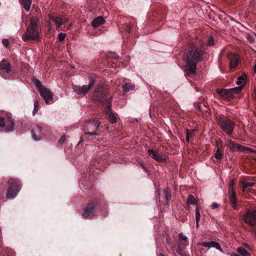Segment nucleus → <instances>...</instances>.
I'll return each mask as SVG.
<instances>
[{
  "instance_id": "1",
  "label": "nucleus",
  "mask_w": 256,
  "mask_h": 256,
  "mask_svg": "<svg viewBox=\"0 0 256 256\" xmlns=\"http://www.w3.org/2000/svg\"><path fill=\"white\" fill-rule=\"evenodd\" d=\"M204 54L202 47H198L194 44H190L188 51L184 55V60L186 64V70L188 74L196 72V64L202 60Z\"/></svg>"
},
{
  "instance_id": "2",
  "label": "nucleus",
  "mask_w": 256,
  "mask_h": 256,
  "mask_svg": "<svg viewBox=\"0 0 256 256\" xmlns=\"http://www.w3.org/2000/svg\"><path fill=\"white\" fill-rule=\"evenodd\" d=\"M39 8L35 9L30 17V23L26 30L22 34V38L24 42L37 40L40 38V29L38 24L40 22V14Z\"/></svg>"
},
{
  "instance_id": "3",
  "label": "nucleus",
  "mask_w": 256,
  "mask_h": 256,
  "mask_svg": "<svg viewBox=\"0 0 256 256\" xmlns=\"http://www.w3.org/2000/svg\"><path fill=\"white\" fill-rule=\"evenodd\" d=\"M105 202L100 198H96L91 200L88 204L84 208L82 216L86 219L92 218L101 210L105 205Z\"/></svg>"
},
{
  "instance_id": "4",
  "label": "nucleus",
  "mask_w": 256,
  "mask_h": 256,
  "mask_svg": "<svg viewBox=\"0 0 256 256\" xmlns=\"http://www.w3.org/2000/svg\"><path fill=\"white\" fill-rule=\"evenodd\" d=\"M102 88L100 87L97 88L94 92L93 96L96 98L97 100L102 102L103 113L109 122L112 123V97L104 100V96L102 92Z\"/></svg>"
},
{
  "instance_id": "5",
  "label": "nucleus",
  "mask_w": 256,
  "mask_h": 256,
  "mask_svg": "<svg viewBox=\"0 0 256 256\" xmlns=\"http://www.w3.org/2000/svg\"><path fill=\"white\" fill-rule=\"evenodd\" d=\"M8 184L6 196L8 198H14L21 188L20 180L17 178H12L8 180Z\"/></svg>"
},
{
  "instance_id": "6",
  "label": "nucleus",
  "mask_w": 256,
  "mask_h": 256,
  "mask_svg": "<svg viewBox=\"0 0 256 256\" xmlns=\"http://www.w3.org/2000/svg\"><path fill=\"white\" fill-rule=\"evenodd\" d=\"M216 119L218 124L220 125L222 130L228 134L231 135L235 126L234 122L222 116L218 117Z\"/></svg>"
},
{
  "instance_id": "7",
  "label": "nucleus",
  "mask_w": 256,
  "mask_h": 256,
  "mask_svg": "<svg viewBox=\"0 0 256 256\" xmlns=\"http://www.w3.org/2000/svg\"><path fill=\"white\" fill-rule=\"evenodd\" d=\"M244 222L251 226L256 225V211L254 210H248L244 216Z\"/></svg>"
},
{
  "instance_id": "8",
  "label": "nucleus",
  "mask_w": 256,
  "mask_h": 256,
  "mask_svg": "<svg viewBox=\"0 0 256 256\" xmlns=\"http://www.w3.org/2000/svg\"><path fill=\"white\" fill-rule=\"evenodd\" d=\"M50 20L54 22L57 28H60L62 25L65 24L69 21V19L64 18L62 16H55L49 14L48 16Z\"/></svg>"
},
{
  "instance_id": "9",
  "label": "nucleus",
  "mask_w": 256,
  "mask_h": 256,
  "mask_svg": "<svg viewBox=\"0 0 256 256\" xmlns=\"http://www.w3.org/2000/svg\"><path fill=\"white\" fill-rule=\"evenodd\" d=\"M40 92V95L42 97L46 104H49L50 102L53 100V94L50 90L44 87Z\"/></svg>"
},
{
  "instance_id": "10",
  "label": "nucleus",
  "mask_w": 256,
  "mask_h": 256,
  "mask_svg": "<svg viewBox=\"0 0 256 256\" xmlns=\"http://www.w3.org/2000/svg\"><path fill=\"white\" fill-rule=\"evenodd\" d=\"M100 122L98 120H91L88 124V127L89 128V130H92V132H86V134L92 135H96L97 132L96 130L98 129Z\"/></svg>"
},
{
  "instance_id": "11",
  "label": "nucleus",
  "mask_w": 256,
  "mask_h": 256,
  "mask_svg": "<svg viewBox=\"0 0 256 256\" xmlns=\"http://www.w3.org/2000/svg\"><path fill=\"white\" fill-rule=\"evenodd\" d=\"M12 71V66L10 62L3 59L0 62V74L2 76V72L10 74Z\"/></svg>"
},
{
  "instance_id": "12",
  "label": "nucleus",
  "mask_w": 256,
  "mask_h": 256,
  "mask_svg": "<svg viewBox=\"0 0 256 256\" xmlns=\"http://www.w3.org/2000/svg\"><path fill=\"white\" fill-rule=\"evenodd\" d=\"M148 152L149 156L158 162H164L167 160L166 156L160 155L158 152H155L152 150L148 149Z\"/></svg>"
},
{
  "instance_id": "13",
  "label": "nucleus",
  "mask_w": 256,
  "mask_h": 256,
  "mask_svg": "<svg viewBox=\"0 0 256 256\" xmlns=\"http://www.w3.org/2000/svg\"><path fill=\"white\" fill-rule=\"evenodd\" d=\"M216 92L224 100H230V99L233 98L229 89H217Z\"/></svg>"
},
{
  "instance_id": "14",
  "label": "nucleus",
  "mask_w": 256,
  "mask_h": 256,
  "mask_svg": "<svg viewBox=\"0 0 256 256\" xmlns=\"http://www.w3.org/2000/svg\"><path fill=\"white\" fill-rule=\"evenodd\" d=\"M228 58L230 60V69H234L238 66L239 60L236 54H229Z\"/></svg>"
},
{
  "instance_id": "15",
  "label": "nucleus",
  "mask_w": 256,
  "mask_h": 256,
  "mask_svg": "<svg viewBox=\"0 0 256 256\" xmlns=\"http://www.w3.org/2000/svg\"><path fill=\"white\" fill-rule=\"evenodd\" d=\"M228 147L232 152H244L246 148L245 147L240 144L234 143L232 141H230L228 144Z\"/></svg>"
},
{
  "instance_id": "16",
  "label": "nucleus",
  "mask_w": 256,
  "mask_h": 256,
  "mask_svg": "<svg viewBox=\"0 0 256 256\" xmlns=\"http://www.w3.org/2000/svg\"><path fill=\"white\" fill-rule=\"evenodd\" d=\"M162 196V202L164 205L168 204L172 197L171 192L169 188H166L164 190Z\"/></svg>"
},
{
  "instance_id": "17",
  "label": "nucleus",
  "mask_w": 256,
  "mask_h": 256,
  "mask_svg": "<svg viewBox=\"0 0 256 256\" xmlns=\"http://www.w3.org/2000/svg\"><path fill=\"white\" fill-rule=\"evenodd\" d=\"M72 89L78 94L82 96L86 95L89 90L87 88V85H84L83 86H79L73 84Z\"/></svg>"
},
{
  "instance_id": "18",
  "label": "nucleus",
  "mask_w": 256,
  "mask_h": 256,
  "mask_svg": "<svg viewBox=\"0 0 256 256\" xmlns=\"http://www.w3.org/2000/svg\"><path fill=\"white\" fill-rule=\"evenodd\" d=\"M36 132H37L40 134H43V128L41 126L36 124L35 129L32 130H31V133L33 139L35 140H40L41 138V136L40 134L36 135Z\"/></svg>"
},
{
  "instance_id": "19",
  "label": "nucleus",
  "mask_w": 256,
  "mask_h": 256,
  "mask_svg": "<svg viewBox=\"0 0 256 256\" xmlns=\"http://www.w3.org/2000/svg\"><path fill=\"white\" fill-rule=\"evenodd\" d=\"M6 126L5 130L6 132H13L14 130V120L11 117L8 116L6 118Z\"/></svg>"
},
{
  "instance_id": "20",
  "label": "nucleus",
  "mask_w": 256,
  "mask_h": 256,
  "mask_svg": "<svg viewBox=\"0 0 256 256\" xmlns=\"http://www.w3.org/2000/svg\"><path fill=\"white\" fill-rule=\"evenodd\" d=\"M104 20L102 16H98L92 20V26L94 28H98L100 24H104Z\"/></svg>"
},
{
  "instance_id": "21",
  "label": "nucleus",
  "mask_w": 256,
  "mask_h": 256,
  "mask_svg": "<svg viewBox=\"0 0 256 256\" xmlns=\"http://www.w3.org/2000/svg\"><path fill=\"white\" fill-rule=\"evenodd\" d=\"M230 200L231 204V206L234 210H237L236 206V196L235 192H232V194H230Z\"/></svg>"
},
{
  "instance_id": "22",
  "label": "nucleus",
  "mask_w": 256,
  "mask_h": 256,
  "mask_svg": "<svg viewBox=\"0 0 256 256\" xmlns=\"http://www.w3.org/2000/svg\"><path fill=\"white\" fill-rule=\"evenodd\" d=\"M32 0H20L21 4L26 10L28 12L31 6Z\"/></svg>"
},
{
  "instance_id": "23",
  "label": "nucleus",
  "mask_w": 256,
  "mask_h": 256,
  "mask_svg": "<svg viewBox=\"0 0 256 256\" xmlns=\"http://www.w3.org/2000/svg\"><path fill=\"white\" fill-rule=\"evenodd\" d=\"M186 203L188 204L196 205L198 206V202L194 196L192 194H190L187 198Z\"/></svg>"
},
{
  "instance_id": "24",
  "label": "nucleus",
  "mask_w": 256,
  "mask_h": 256,
  "mask_svg": "<svg viewBox=\"0 0 256 256\" xmlns=\"http://www.w3.org/2000/svg\"><path fill=\"white\" fill-rule=\"evenodd\" d=\"M236 252L242 256H250V254L244 248L241 246L237 248Z\"/></svg>"
},
{
  "instance_id": "25",
  "label": "nucleus",
  "mask_w": 256,
  "mask_h": 256,
  "mask_svg": "<svg viewBox=\"0 0 256 256\" xmlns=\"http://www.w3.org/2000/svg\"><path fill=\"white\" fill-rule=\"evenodd\" d=\"M134 88V85L130 83H126L122 86L123 91L128 92Z\"/></svg>"
},
{
  "instance_id": "26",
  "label": "nucleus",
  "mask_w": 256,
  "mask_h": 256,
  "mask_svg": "<svg viewBox=\"0 0 256 256\" xmlns=\"http://www.w3.org/2000/svg\"><path fill=\"white\" fill-rule=\"evenodd\" d=\"M216 146H218V144L216 143ZM214 157L216 159L220 160L223 158V154L220 152V149L218 147L216 152L214 154Z\"/></svg>"
},
{
  "instance_id": "27",
  "label": "nucleus",
  "mask_w": 256,
  "mask_h": 256,
  "mask_svg": "<svg viewBox=\"0 0 256 256\" xmlns=\"http://www.w3.org/2000/svg\"><path fill=\"white\" fill-rule=\"evenodd\" d=\"M254 184V182H242V190H244L246 188L248 187H252Z\"/></svg>"
},
{
  "instance_id": "28",
  "label": "nucleus",
  "mask_w": 256,
  "mask_h": 256,
  "mask_svg": "<svg viewBox=\"0 0 256 256\" xmlns=\"http://www.w3.org/2000/svg\"><path fill=\"white\" fill-rule=\"evenodd\" d=\"M236 83L240 86L242 87L245 84L244 77L243 76H240Z\"/></svg>"
},
{
  "instance_id": "29",
  "label": "nucleus",
  "mask_w": 256,
  "mask_h": 256,
  "mask_svg": "<svg viewBox=\"0 0 256 256\" xmlns=\"http://www.w3.org/2000/svg\"><path fill=\"white\" fill-rule=\"evenodd\" d=\"M33 82L36 87L38 88V90L40 91L44 86H42V82L37 78H33Z\"/></svg>"
},
{
  "instance_id": "30",
  "label": "nucleus",
  "mask_w": 256,
  "mask_h": 256,
  "mask_svg": "<svg viewBox=\"0 0 256 256\" xmlns=\"http://www.w3.org/2000/svg\"><path fill=\"white\" fill-rule=\"evenodd\" d=\"M216 242L214 241H210L209 242H204L202 243V246L204 247H208V248H214Z\"/></svg>"
},
{
  "instance_id": "31",
  "label": "nucleus",
  "mask_w": 256,
  "mask_h": 256,
  "mask_svg": "<svg viewBox=\"0 0 256 256\" xmlns=\"http://www.w3.org/2000/svg\"><path fill=\"white\" fill-rule=\"evenodd\" d=\"M242 88V87L239 86L238 87H236L234 88L229 89L230 90V91L232 96L233 98L234 94H238L240 92V90H241Z\"/></svg>"
},
{
  "instance_id": "32",
  "label": "nucleus",
  "mask_w": 256,
  "mask_h": 256,
  "mask_svg": "<svg viewBox=\"0 0 256 256\" xmlns=\"http://www.w3.org/2000/svg\"><path fill=\"white\" fill-rule=\"evenodd\" d=\"M95 82H96V78L91 77L90 82H89L87 86V88H88V90H90L93 86Z\"/></svg>"
},
{
  "instance_id": "33",
  "label": "nucleus",
  "mask_w": 256,
  "mask_h": 256,
  "mask_svg": "<svg viewBox=\"0 0 256 256\" xmlns=\"http://www.w3.org/2000/svg\"><path fill=\"white\" fill-rule=\"evenodd\" d=\"M234 180H231L230 184H229V188H228V191L230 192V194H232V192H234Z\"/></svg>"
},
{
  "instance_id": "34",
  "label": "nucleus",
  "mask_w": 256,
  "mask_h": 256,
  "mask_svg": "<svg viewBox=\"0 0 256 256\" xmlns=\"http://www.w3.org/2000/svg\"><path fill=\"white\" fill-rule=\"evenodd\" d=\"M195 216L196 221H200V214L198 208V206H196V208L195 211Z\"/></svg>"
},
{
  "instance_id": "35",
  "label": "nucleus",
  "mask_w": 256,
  "mask_h": 256,
  "mask_svg": "<svg viewBox=\"0 0 256 256\" xmlns=\"http://www.w3.org/2000/svg\"><path fill=\"white\" fill-rule=\"evenodd\" d=\"M186 135L190 137L194 136V133L196 131L195 129H192L190 131L188 129H186Z\"/></svg>"
},
{
  "instance_id": "36",
  "label": "nucleus",
  "mask_w": 256,
  "mask_h": 256,
  "mask_svg": "<svg viewBox=\"0 0 256 256\" xmlns=\"http://www.w3.org/2000/svg\"><path fill=\"white\" fill-rule=\"evenodd\" d=\"M66 34H64V33H62V32H60L58 34V40H59V41L60 42H62L64 40V38H66Z\"/></svg>"
},
{
  "instance_id": "37",
  "label": "nucleus",
  "mask_w": 256,
  "mask_h": 256,
  "mask_svg": "<svg viewBox=\"0 0 256 256\" xmlns=\"http://www.w3.org/2000/svg\"><path fill=\"white\" fill-rule=\"evenodd\" d=\"M6 125V118L4 117H0V127L4 128Z\"/></svg>"
},
{
  "instance_id": "38",
  "label": "nucleus",
  "mask_w": 256,
  "mask_h": 256,
  "mask_svg": "<svg viewBox=\"0 0 256 256\" xmlns=\"http://www.w3.org/2000/svg\"><path fill=\"white\" fill-rule=\"evenodd\" d=\"M214 44V40L212 36H210L208 38V40L207 42V44L208 46H212Z\"/></svg>"
},
{
  "instance_id": "39",
  "label": "nucleus",
  "mask_w": 256,
  "mask_h": 256,
  "mask_svg": "<svg viewBox=\"0 0 256 256\" xmlns=\"http://www.w3.org/2000/svg\"><path fill=\"white\" fill-rule=\"evenodd\" d=\"M2 44L4 45V46L5 47H8V46L9 42H8V40L7 39L2 40Z\"/></svg>"
},
{
  "instance_id": "40",
  "label": "nucleus",
  "mask_w": 256,
  "mask_h": 256,
  "mask_svg": "<svg viewBox=\"0 0 256 256\" xmlns=\"http://www.w3.org/2000/svg\"><path fill=\"white\" fill-rule=\"evenodd\" d=\"M214 248H215L216 250H220L221 252H222V250L221 248V246L218 243L216 242Z\"/></svg>"
},
{
  "instance_id": "41",
  "label": "nucleus",
  "mask_w": 256,
  "mask_h": 256,
  "mask_svg": "<svg viewBox=\"0 0 256 256\" xmlns=\"http://www.w3.org/2000/svg\"><path fill=\"white\" fill-rule=\"evenodd\" d=\"M66 140V137L65 136H62L58 140V142L60 144H63Z\"/></svg>"
},
{
  "instance_id": "42",
  "label": "nucleus",
  "mask_w": 256,
  "mask_h": 256,
  "mask_svg": "<svg viewBox=\"0 0 256 256\" xmlns=\"http://www.w3.org/2000/svg\"><path fill=\"white\" fill-rule=\"evenodd\" d=\"M179 237L182 240L184 241H186L188 239L187 237L184 235L182 233L179 234Z\"/></svg>"
},
{
  "instance_id": "43",
  "label": "nucleus",
  "mask_w": 256,
  "mask_h": 256,
  "mask_svg": "<svg viewBox=\"0 0 256 256\" xmlns=\"http://www.w3.org/2000/svg\"><path fill=\"white\" fill-rule=\"evenodd\" d=\"M140 167L144 170V171L145 172H146L147 173L149 172V171L148 170L147 168L145 166L144 164H142V163H140Z\"/></svg>"
},
{
  "instance_id": "44",
  "label": "nucleus",
  "mask_w": 256,
  "mask_h": 256,
  "mask_svg": "<svg viewBox=\"0 0 256 256\" xmlns=\"http://www.w3.org/2000/svg\"><path fill=\"white\" fill-rule=\"evenodd\" d=\"M118 122L117 114L113 112V124Z\"/></svg>"
},
{
  "instance_id": "45",
  "label": "nucleus",
  "mask_w": 256,
  "mask_h": 256,
  "mask_svg": "<svg viewBox=\"0 0 256 256\" xmlns=\"http://www.w3.org/2000/svg\"><path fill=\"white\" fill-rule=\"evenodd\" d=\"M218 204L216 202H214L212 204L211 206L212 209H215L216 208H218Z\"/></svg>"
},
{
  "instance_id": "46",
  "label": "nucleus",
  "mask_w": 256,
  "mask_h": 256,
  "mask_svg": "<svg viewBox=\"0 0 256 256\" xmlns=\"http://www.w3.org/2000/svg\"><path fill=\"white\" fill-rule=\"evenodd\" d=\"M39 108V102L38 100H36L34 102V108Z\"/></svg>"
},
{
  "instance_id": "47",
  "label": "nucleus",
  "mask_w": 256,
  "mask_h": 256,
  "mask_svg": "<svg viewBox=\"0 0 256 256\" xmlns=\"http://www.w3.org/2000/svg\"><path fill=\"white\" fill-rule=\"evenodd\" d=\"M251 232H252L254 236L256 238V227L252 229L251 230Z\"/></svg>"
},
{
  "instance_id": "48",
  "label": "nucleus",
  "mask_w": 256,
  "mask_h": 256,
  "mask_svg": "<svg viewBox=\"0 0 256 256\" xmlns=\"http://www.w3.org/2000/svg\"><path fill=\"white\" fill-rule=\"evenodd\" d=\"M246 150H248L250 152H256V150H254L253 149H251V148H246Z\"/></svg>"
},
{
  "instance_id": "49",
  "label": "nucleus",
  "mask_w": 256,
  "mask_h": 256,
  "mask_svg": "<svg viewBox=\"0 0 256 256\" xmlns=\"http://www.w3.org/2000/svg\"><path fill=\"white\" fill-rule=\"evenodd\" d=\"M106 60H107V62H112V61H111V59H112V58H110L109 57V56H108L106 55Z\"/></svg>"
},
{
  "instance_id": "50",
  "label": "nucleus",
  "mask_w": 256,
  "mask_h": 256,
  "mask_svg": "<svg viewBox=\"0 0 256 256\" xmlns=\"http://www.w3.org/2000/svg\"><path fill=\"white\" fill-rule=\"evenodd\" d=\"M38 108H34V110H33V111H32V114L34 115L38 111Z\"/></svg>"
},
{
  "instance_id": "51",
  "label": "nucleus",
  "mask_w": 256,
  "mask_h": 256,
  "mask_svg": "<svg viewBox=\"0 0 256 256\" xmlns=\"http://www.w3.org/2000/svg\"><path fill=\"white\" fill-rule=\"evenodd\" d=\"M112 56H113V58H118V56H117V55L116 54V53H114V52H113Z\"/></svg>"
},
{
  "instance_id": "52",
  "label": "nucleus",
  "mask_w": 256,
  "mask_h": 256,
  "mask_svg": "<svg viewBox=\"0 0 256 256\" xmlns=\"http://www.w3.org/2000/svg\"><path fill=\"white\" fill-rule=\"evenodd\" d=\"M199 222L200 221H196V227L197 228H199Z\"/></svg>"
},
{
  "instance_id": "53",
  "label": "nucleus",
  "mask_w": 256,
  "mask_h": 256,
  "mask_svg": "<svg viewBox=\"0 0 256 256\" xmlns=\"http://www.w3.org/2000/svg\"><path fill=\"white\" fill-rule=\"evenodd\" d=\"M130 28H130V26H129V27H128V28H126V32H130Z\"/></svg>"
},
{
  "instance_id": "54",
  "label": "nucleus",
  "mask_w": 256,
  "mask_h": 256,
  "mask_svg": "<svg viewBox=\"0 0 256 256\" xmlns=\"http://www.w3.org/2000/svg\"><path fill=\"white\" fill-rule=\"evenodd\" d=\"M190 138V136H188L186 135V140L187 142H189Z\"/></svg>"
},
{
  "instance_id": "55",
  "label": "nucleus",
  "mask_w": 256,
  "mask_h": 256,
  "mask_svg": "<svg viewBox=\"0 0 256 256\" xmlns=\"http://www.w3.org/2000/svg\"><path fill=\"white\" fill-rule=\"evenodd\" d=\"M231 256H240L239 255H238V254H236V253H232V254H231Z\"/></svg>"
},
{
  "instance_id": "56",
  "label": "nucleus",
  "mask_w": 256,
  "mask_h": 256,
  "mask_svg": "<svg viewBox=\"0 0 256 256\" xmlns=\"http://www.w3.org/2000/svg\"><path fill=\"white\" fill-rule=\"evenodd\" d=\"M72 26V24L71 23L69 24H68V29L69 30L71 28Z\"/></svg>"
},
{
  "instance_id": "57",
  "label": "nucleus",
  "mask_w": 256,
  "mask_h": 256,
  "mask_svg": "<svg viewBox=\"0 0 256 256\" xmlns=\"http://www.w3.org/2000/svg\"><path fill=\"white\" fill-rule=\"evenodd\" d=\"M254 73L256 74V64H255L254 66Z\"/></svg>"
},
{
  "instance_id": "58",
  "label": "nucleus",
  "mask_w": 256,
  "mask_h": 256,
  "mask_svg": "<svg viewBox=\"0 0 256 256\" xmlns=\"http://www.w3.org/2000/svg\"><path fill=\"white\" fill-rule=\"evenodd\" d=\"M244 246H245V247H246V248H249V245H248V244H244Z\"/></svg>"
},
{
  "instance_id": "59",
  "label": "nucleus",
  "mask_w": 256,
  "mask_h": 256,
  "mask_svg": "<svg viewBox=\"0 0 256 256\" xmlns=\"http://www.w3.org/2000/svg\"><path fill=\"white\" fill-rule=\"evenodd\" d=\"M158 256H164L162 253L159 254Z\"/></svg>"
},
{
  "instance_id": "60",
  "label": "nucleus",
  "mask_w": 256,
  "mask_h": 256,
  "mask_svg": "<svg viewBox=\"0 0 256 256\" xmlns=\"http://www.w3.org/2000/svg\"><path fill=\"white\" fill-rule=\"evenodd\" d=\"M254 113L255 116H256V109L255 110Z\"/></svg>"
},
{
  "instance_id": "61",
  "label": "nucleus",
  "mask_w": 256,
  "mask_h": 256,
  "mask_svg": "<svg viewBox=\"0 0 256 256\" xmlns=\"http://www.w3.org/2000/svg\"><path fill=\"white\" fill-rule=\"evenodd\" d=\"M177 252H178V254H180V252H179V251H178V250H177Z\"/></svg>"
}]
</instances>
